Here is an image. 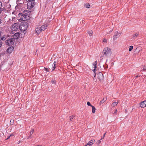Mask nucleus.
Here are the masks:
<instances>
[{
  "label": "nucleus",
  "mask_w": 146,
  "mask_h": 146,
  "mask_svg": "<svg viewBox=\"0 0 146 146\" xmlns=\"http://www.w3.org/2000/svg\"><path fill=\"white\" fill-rule=\"evenodd\" d=\"M19 15L20 17V20L23 21H25L30 19V17L29 15L23 14L22 13H19Z\"/></svg>",
  "instance_id": "obj_1"
},
{
  "label": "nucleus",
  "mask_w": 146,
  "mask_h": 146,
  "mask_svg": "<svg viewBox=\"0 0 146 146\" xmlns=\"http://www.w3.org/2000/svg\"><path fill=\"white\" fill-rule=\"evenodd\" d=\"M103 52L104 53V55L108 56L111 54V50L110 48L108 47L105 48L103 50Z\"/></svg>",
  "instance_id": "obj_2"
},
{
  "label": "nucleus",
  "mask_w": 146,
  "mask_h": 146,
  "mask_svg": "<svg viewBox=\"0 0 146 146\" xmlns=\"http://www.w3.org/2000/svg\"><path fill=\"white\" fill-rule=\"evenodd\" d=\"M29 26V24L27 22H24L19 27L20 29L22 31L26 30Z\"/></svg>",
  "instance_id": "obj_3"
},
{
  "label": "nucleus",
  "mask_w": 146,
  "mask_h": 146,
  "mask_svg": "<svg viewBox=\"0 0 146 146\" xmlns=\"http://www.w3.org/2000/svg\"><path fill=\"white\" fill-rule=\"evenodd\" d=\"M14 39L11 38L10 39L7 40L5 41V43L9 46L12 45L14 44L15 41Z\"/></svg>",
  "instance_id": "obj_4"
},
{
  "label": "nucleus",
  "mask_w": 146,
  "mask_h": 146,
  "mask_svg": "<svg viewBox=\"0 0 146 146\" xmlns=\"http://www.w3.org/2000/svg\"><path fill=\"white\" fill-rule=\"evenodd\" d=\"M19 27L18 24L17 23H14L12 26V29L13 30H17Z\"/></svg>",
  "instance_id": "obj_5"
},
{
  "label": "nucleus",
  "mask_w": 146,
  "mask_h": 146,
  "mask_svg": "<svg viewBox=\"0 0 146 146\" xmlns=\"http://www.w3.org/2000/svg\"><path fill=\"white\" fill-rule=\"evenodd\" d=\"M97 75L98 76V78L99 79V80L100 81H101L103 80L104 76L102 73L101 72H99L98 74Z\"/></svg>",
  "instance_id": "obj_6"
},
{
  "label": "nucleus",
  "mask_w": 146,
  "mask_h": 146,
  "mask_svg": "<svg viewBox=\"0 0 146 146\" xmlns=\"http://www.w3.org/2000/svg\"><path fill=\"white\" fill-rule=\"evenodd\" d=\"M20 35V34L19 33H15L13 35V38L14 39V40L15 41V40L18 39Z\"/></svg>",
  "instance_id": "obj_7"
},
{
  "label": "nucleus",
  "mask_w": 146,
  "mask_h": 146,
  "mask_svg": "<svg viewBox=\"0 0 146 146\" xmlns=\"http://www.w3.org/2000/svg\"><path fill=\"white\" fill-rule=\"evenodd\" d=\"M140 106L142 108L146 107V100L142 102L140 104Z\"/></svg>",
  "instance_id": "obj_8"
},
{
  "label": "nucleus",
  "mask_w": 146,
  "mask_h": 146,
  "mask_svg": "<svg viewBox=\"0 0 146 146\" xmlns=\"http://www.w3.org/2000/svg\"><path fill=\"white\" fill-rule=\"evenodd\" d=\"M14 49V48L13 46H10L7 49L6 51L9 54L11 53L12 52Z\"/></svg>",
  "instance_id": "obj_9"
},
{
  "label": "nucleus",
  "mask_w": 146,
  "mask_h": 146,
  "mask_svg": "<svg viewBox=\"0 0 146 146\" xmlns=\"http://www.w3.org/2000/svg\"><path fill=\"white\" fill-rule=\"evenodd\" d=\"M116 34L114 35L113 36V40H115L117 37H119V33H118L117 32L116 33H115Z\"/></svg>",
  "instance_id": "obj_10"
},
{
  "label": "nucleus",
  "mask_w": 146,
  "mask_h": 146,
  "mask_svg": "<svg viewBox=\"0 0 146 146\" xmlns=\"http://www.w3.org/2000/svg\"><path fill=\"white\" fill-rule=\"evenodd\" d=\"M47 27V25H42L41 27H40V31H44L45 29H46Z\"/></svg>",
  "instance_id": "obj_11"
},
{
  "label": "nucleus",
  "mask_w": 146,
  "mask_h": 146,
  "mask_svg": "<svg viewBox=\"0 0 146 146\" xmlns=\"http://www.w3.org/2000/svg\"><path fill=\"white\" fill-rule=\"evenodd\" d=\"M35 31L36 33L38 35L40 34L41 31H40V27L36 28L35 29Z\"/></svg>",
  "instance_id": "obj_12"
},
{
  "label": "nucleus",
  "mask_w": 146,
  "mask_h": 146,
  "mask_svg": "<svg viewBox=\"0 0 146 146\" xmlns=\"http://www.w3.org/2000/svg\"><path fill=\"white\" fill-rule=\"evenodd\" d=\"M93 140H94V141L95 140L94 139H92L88 143L87 145H88L89 146H91L93 143Z\"/></svg>",
  "instance_id": "obj_13"
},
{
  "label": "nucleus",
  "mask_w": 146,
  "mask_h": 146,
  "mask_svg": "<svg viewBox=\"0 0 146 146\" xmlns=\"http://www.w3.org/2000/svg\"><path fill=\"white\" fill-rule=\"evenodd\" d=\"M30 12H29L28 11L26 10H25L23 11V12L22 14L24 15H30Z\"/></svg>",
  "instance_id": "obj_14"
},
{
  "label": "nucleus",
  "mask_w": 146,
  "mask_h": 146,
  "mask_svg": "<svg viewBox=\"0 0 146 146\" xmlns=\"http://www.w3.org/2000/svg\"><path fill=\"white\" fill-rule=\"evenodd\" d=\"M7 38L6 36L5 35H4L2 37H0V41L1 40H5Z\"/></svg>",
  "instance_id": "obj_15"
},
{
  "label": "nucleus",
  "mask_w": 146,
  "mask_h": 146,
  "mask_svg": "<svg viewBox=\"0 0 146 146\" xmlns=\"http://www.w3.org/2000/svg\"><path fill=\"white\" fill-rule=\"evenodd\" d=\"M119 101H118L117 102H113V103L111 105V106L112 107H114L117 106L118 103V102Z\"/></svg>",
  "instance_id": "obj_16"
},
{
  "label": "nucleus",
  "mask_w": 146,
  "mask_h": 146,
  "mask_svg": "<svg viewBox=\"0 0 146 146\" xmlns=\"http://www.w3.org/2000/svg\"><path fill=\"white\" fill-rule=\"evenodd\" d=\"M106 100V98H103L102 100L100 102V104H102Z\"/></svg>",
  "instance_id": "obj_17"
},
{
  "label": "nucleus",
  "mask_w": 146,
  "mask_h": 146,
  "mask_svg": "<svg viewBox=\"0 0 146 146\" xmlns=\"http://www.w3.org/2000/svg\"><path fill=\"white\" fill-rule=\"evenodd\" d=\"M139 35V33H136L135 34L133 35V37L134 38H135L137 37Z\"/></svg>",
  "instance_id": "obj_18"
},
{
  "label": "nucleus",
  "mask_w": 146,
  "mask_h": 146,
  "mask_svg": "<svg viewBox=\"0 0 146 146\" xmlns=\"http://www.w3.org/2000/svg\"><path fill=\"white\" fill-rule=\"evenodd\" d=\"M92 112L93 113H94L95 112L96 108L95 107L93 106H92Z\"/></svg>",
  "instance_id": "obj_19"
},
{
  "label": "nucleus",
  "mask_w": 146,
  "mask_h": 146,
  "mask_svg": "<svg viewBox=\"0 0 146 146\" xmlns=\"http://www.w3.org/2000/svg\"><path fill=\"white\" fill-rule=\"evenodd\" d=\"M93 66H94V68L95 69H96V68H97L96 65L97 64V61H96L94 62L93 64Z\"/></svg>",
  "instance_id": "obj_20"
},
{
  "label": "nucleus",
  "mask_w": 146,
  "mask_h": 146,
  "mask_svg": "<svg viewBox=\"0 0 146 146\" xmlns=\"http://www.w3.org/2000/svg\"><path fill=\"white\" fill-rule=\"evenodd\" d=\"M29 2L28 3L27 5L31 7H34V5L32 4L31 2H30V1H28Z\"/></svg>",
  "instance_id": "obj_21"
},
{
  "label": "nucleus",
  "mask_w": 146,
  "mask_h": 146,
  "mask_svg": "<svg viewBox=\"0 0 146 146\" xmlns=\"http://www.w3.org/2000/svg\"><path fill=\"white\" fill-rule=\"evenodd\" d=\"M88 32V33L90 36H91L93 33V31L92 30H89Z\"/></svg>",
  "instance_id": "obj_22"
},
{
  "label": "nucleus",
  "mask_w": 146,
  "mask_h": 146,
  "mask_svg": "<svg viewBox=\"0 0 146 146\" xmlns=\"http://www.w3.org/2000/svg\"><path fill=\"white\" fill-rule=\"evenodd\" d=\"M75 117V116L73 115H72L69 117L70 118V121H72L74 118Z\"/></svg>",
  "instance_id": "obj_23"
},
{
  "label": "nucleus",
  "mask_w": 146,
  "mask_h": 146,
  "mask_svg": "<svg viewBox=\"0 0 146 146\" xmlns=\"http://www.w3.org/2000/svg\"><path fill=\"white\" fill-rule=\"evenodd\" d=\"M14 122V120L13 119H11L10 121V125H12L13 124Z\"/></svg>",
  "instance_id": "obj_24"
},
{
  "label": "nucleus",
  "mask_w": 146,
  "mask_h": 146,
  "mask_svg": "<svg viewBox=\"0 0 146 146\" xmlns=\"http://www.w3.org/2000/svg\"><path fill=\"white\" fill-rule=\"evenodd\" d=\"M85 6L87 8H89L90 7V5L89 3H87L85 4Z\"/></svg>",
  "instance_id": "obj_25"
},
{
  "label": "nucleus",
  "mask_w": 146,
  "mask_h": 146,
  "mask_svg": "<svg viewBox=\"0 0 146 146\" xmlns=\"http://www.w3.org/2000/svg\"><path fill=\"white\" fill-rule=\"evenodd\" d=\"M133 46H129V51H131L133 49Z\"/></svg>",
  "instance_id": "obj_26"
},
{
  "label": "nucleus",
  "mask_w": 146,
  "mask_h": 146,
  "mask_svg": "<svg viewBox=\"0 0 146 146\" xmlns=\"http://www.w3.org/2000/svg\"><path fill=\"white\" fill-rule=\"evenodd\" d=\"M44 70H45L47 72H49V68H46L45 67H44Z\"/></svg>",
  "instance_id": "obj_27"
},
{
  "label": "nucleus",
  "mask_w": 146,
  "mask_h": 146,
  "mask_svg": "<svg viewBox=\"0 0 146 146\" xmlns=\"http://www.w3.org/2000/svg\"><path fill=\"white\" fill-rule=\"evenodd\" d=\"M87 104L88 106H90L92 107V106H93L90 103V102H87Z\"/></svg>",
  "instance_id": "obj_28"
},
{
  "label": "nucleus",
  "mask_w": 146,
  "mask_h": 146,
  "mask_svg": "<svg viewBox=\"0 0 146 146\" xmlns=\"http://www.w3.org/2000/svg\"><path fill=\"white\" fill-rule=\"evenodd\" d=\"M30 1V2H31L32 4L34 5H34H35V3H34V1Z\"/></svg>",
  "instance_id": "obj_29"
},
{
  "label": "nucleus",
  "mask_w": 146,
  "mask_h": 146,
  "mask_svg": "<svg viewBox=\"0 0 146 146\" xmlns=\"http://www.w3.org/2000/svg\"><path fill=\"white\" fill-rule=\"evenodd\" d=\"M33 7H31L30 6L27 5V8L29 9H31Z\"/></svg>",
  "instance_id": "obj_30"
},
{
  "label": "nucleus",
  "mask_w": 146,
  "mask_h": 146,
  "mask_svg": "<svg viewBox=\"0 0 146 146\" xmlns=\"http://www.w3.org/2000/svg\"><path fill=\"white\" fill-rule=\"evenodd\" d=\"M55 68H56V67L55 66H52V69L53 70H54V69H55Z\"/></svg>",
  "instance_id": "obj_31"
},
{
  "label": "nucleus",
  "mask_w": 146,
  "mask_h": 146,
  "mask_svg": "<svg viewBox=\"0 0 146 146\" xmlns=\"http://www.w3.org/2000/svg\"><path fill=\"white\" fill-rule=\"evenodd\" d=\"M101 139H100V140H99L98 142L97 143V144H99L101 142Z\"/></svg>",
  "instance_id": "obj_32"
},
{
  "label": "nucleus",
  "mask_w": 146,
  "mask_h": 146,
  "mask_svg": "<svg viewBox=\"0 0 146 146\" xmlns=\"http://www.w3.org/2000/svg\"><path fill=\"white\" fill-rule=\"evenodd\" d=\"M106 132L102 136V137L101 138V139H104V138L106 134Z\"/></svg>",
  "instance_id": "obj_33"
},
{
  "label": "nucleus",
  "mask_w": 146,
  "mask_h": 146,
  "mask_svg": "<svg viewBox=\"0 0 146 146\" xmlns=\"http://www.w3.org/2000/svg\"><path fill=\"white\" fill-rule=\"evenodd\" d=\"M33 132H34V130L33 129H32L31 130V131L30 132V133L31 134H33Z\"/></svg>",
  "instance_id": "obj_34"
},
{
  "label": "nucleus",
  "mask_w": 146,
  "mask_h": 146,
  "mask_svg": "<svg viewBox=\"0 0 146 146\" xmlns=\"http://www.w3.org/2000/svg\"><path fill=\"white\" fill-rule=\"evenodd\" d=\"M52 84H55L56 83V81L54 80L52 81Z\"/></svg>",
  "instance_id": "obj_35"
},
{
  "label": "nucleus",
  "mask_w": 146,
  "mask_h": 146,
  "mask_svg": "<svg viewBox=\"0 0 146 146\" xmlns=\"http://www.w3.org/2000/svg\"><path fill=\"white\" fill-rule=\"evenodd\" d=\"M103 41L104 42L106 43L107 42V39H106L105 38H104L103 40Z\"/></svg>",
  "instance_id": "obj_36"
},
{
  "label": "nucleus",
  "mask_w": 146,
  "mask_h": 146,
  "mask_svg": "<svg viewBox=\"0 0 146 146\" xmlns=\"http://www.w3.org/2000/svg\"><path fill=\"white\" fill-rule=\"evenodd\" d=\"M13 135H11L8 137L6 139V140L8 139L11 136H13Z\"/></svg>",
  "instance_id": "obj_37"
},
{
  "label": "nucleus",
  "mask_w": 146,
  "mask_h": 146,
  "mask_svg": "<svg viewBox=\"0 0 146 146\" xmlns=\"http://www.w3.org/2000/svg\"><path fill=\"white\" fill-rule=\"evenodd\" d=\"M2 11H5V7H3V8H1Z\"/></svg>",
  "instance_id": "obj_38"
},
{
  "label": "nucleus",
  "mask_w": 146,
  "mask_h": 146,
  "mask_svg": "<svg viewBox=\"0 0 146 146\" xmlns=\"http://www.w3.org/2000/svg\"><path fill=\"white\" fill-rule=\"evenodd\" d=\"M53 65L54 66H55V65H56V62H55V61H54V63H53Z\"/></svg>",
  "instance_id": "obj_39"
},
{
  "label": "nucleus",
  "mask_w": 146,
  "mask_h": 146,
  "mask_svg": "<svg viewBox=\"0 0 146 146\" xmlns=\"http://www.w3.org/2000/svg\"><path fill=\"white\" fill-rule=\"evenodd\" d=\"M143 70H145V69H146V65H145V66H143Z\"/></svg>",
  "instance_id": "obj_40"
},
{
  "label": "nucleus",
  "mask_w": 146,
  "mask_h": 146,
  "mask_svg": "<svg viewBox=\"0 0 146 146\" xmlns=\"http://www.w3.org/2000/svg\"><path fill=\"white\" fill-rule=\"evenodd\" d=\"M2 2L1 1H0V8H1L2 6Z\"/></svg>",
  "instance_id": "obj_41"
},
{
  "label": "nucleus",
  "mask_w": 146,
  "mask_h": 146,
  "mask_svg": "<svg viewBox=\"0 0 146 146\" xmlns=\"http://www.w3.org/2000/svg\"><path fill=\"white\" fill-rule=\"evenodd\" d=\"M31 134L27 138V139H29L30 138H31Z\"/></svg>",
  "instance_id": "obj_42"
},
{
  "label": "nucleus",
  "mask_w": 146,
  "mask_h": 146,
  "mask_svg": "<svg viewBox=\"0 0 146 146\" xmlns=\"http://www.w3.org/2000/svg\"><path fill=\"white\" fill-rule=\"evenodd\" d=\"M117 112V110H116L115 111H114V114H115Z\"/></svg>",
  "instance_id": "obj_43"
},
{
  "label": "nucleus",
  "mask_w": 146,
  "mask_h": 146,
  "mask_svg": "<svg viewBox=\"0 0 146 146\" xmlns=\"http://www.w3.org/2000/svg\"><path fill=\"white\" fill-rule=\"evenodd\" d=\"M94 72V74L96 73V69L94 68V69L93 70Z\"/></svg>",
  "instance_id": "obj_44"
},
{
  "label": "nucleus",
  "mask_w": 146,
  "mask_h": 146,
  "mask_svg": "<svg viewBox=\"0 0 146 146\" xmlns=\"http://www.w3.org/2000/svg\"><path fill=\"white\" fill-rule=\"evenodd\" d=\"M127 112V109H125V113H126Z\"/></svg>",
  "instance_id": "obj_45"
},
{
  "label": "nucleus",
  "mask_w": 146,
  "mask_h": 146,
  "mask_svg": "<svg viewBox=\"0 0 146 146\" xmlns=\"http://www.w3.org/2000/svg\"><path fill=\"white\" fill-rule=\"evenodd\" d=\"M1 11H2L1 9V8H0V14L1 13Z\"/></svg>",
  "instance_id": "obj_46"
},
{
  "label": "nucleus",
  "mask_w": 146,
  "mask_h": 146,
  "mask_svg": "<svg viewBox=\"0 0 146 146\" xmlns=\"http://www.w3.org/2000/svg\"><path fill=\"white\" fill-rule=\"evenodd\" d=\"M96 76V73H94V77H95Z\"/></svg>",
  "instance_id": "obj_47"
},
{
  "label": "nucleus",
  "mask_w": 146,
  "mask_h": 146,
  "mask_svg": "<svg viewBox=\"0 0 146 146\" xmlns=\"http://www.w3.org/2000/svg\"><path fill=\"white\" fill-rule=\"evenodd\" d=\"M27 1H35V0H26Z\"/></svg>",
  "instance_id": "obj_48"
},
{
  "label": "nucleus",
  "mask_w": 146,
  "mask_h": 146,
  "mask_svg": "<svg viewBox=\"0 0 146 146\" xmlns=\"http://www.w3.org/2000/svg\"><path fill=\"white\" fill-rule=\"evenodd\" d=\"M20 142H21V141H19L18 142V144H19V143H20Z\"/></svg>",
  "instance_id": "obj_49"
},
{
  "label": "nucleus",
  "mask_w": 146,
  "mask_h": 146,
  "mask_svg": "<svg viewBox=\"0 0 146 146\" xmlns=\"http://www.w3.org/2000/svg\"><path fill=\"white\" fill-rule=\"evenodd\" d=\"M139 76H135V77H136V78H137V77H139Z\"/></svg>",
  "instance_id": "obj_50"
},
{
  "label": "nucleus",
  "mask_w": 146,
  "mask_h": 146,
  "mask_svg": "<svg viewBox=\"0 0 146 146\" xmlns=\"http://www.w3.org/2000/svg\"><path fill=\"white\" fill-rule=\"evenodd\" d=\"M1 32L0 31V36L1 35Z\"/></svg>",
  "instance_id": "obj_51"
},
{
  "label": "nucleus",
  "mask_w": 146,
  "mask_h": 146,
  "mask_svg": "<svg viewBox=\"0 0 146 146\" xmlns=\"http://www.w3.org/2000/svg\"><path fill=\"white\" fill-rule=\"evenodd\" d=\"M87 145H85L84 146H87Z\"/></svg>",
  "instance_id": "obj_52"
},
{
  "label": "nucleus",
  "mask_w": 146,
  "mask_h": 146,
  "mask_svg": "<svg viewBox=\"0 0 146 146\" xmlns=\"http://www.w3.org/2000/svg\"><path fill=\"white\" fill-rule=\"evenodd\" d=\"M36 146H40V145H36Z\"/></svg>",
  "instance_id": "obj_53"
},
{
  "label": "nucleus",
  "mask_w": 146,
  "mask_h": 146,
  "mask_svg": "<svg viewBox=\"0 0 146 146\" xmlns=\"http://www.w3.org/2000/svg\"><path fill=\"white\" fill-rule=\"evenodd\" d=\"M145 19H146V17H145Z\"/></svg>",
  "instance_id": "obj_54"
}]
</instances>
